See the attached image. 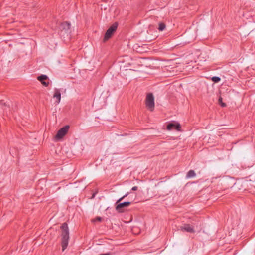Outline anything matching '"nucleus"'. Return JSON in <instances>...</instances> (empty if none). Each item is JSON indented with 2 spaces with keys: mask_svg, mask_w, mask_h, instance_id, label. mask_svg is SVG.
<instances>
[{
  "mask_svg": "<svg viewBox=\"0 0 255 255\" xmlns=\"http://www.w3.org/2000/svg\"><path fill=\"white\" fill-rule=\"evenodd\" d=\"M128 195V194H126L125 196H124L123 197L120 198L116 202V204H117V206L116 207V210L119 212H124V210H123V208H125V207H127L128 206H129L130 204H131V202H124V203H119L118 204V203H119L120 202H121L125 197H126L127 195Z\"/></svg>",
  "mask_w": 255,
  "mask_h": 255,
  "instance_id": "obj_2",
  "label": "nucleus"
},
{
  "mask_svg": "<svg viewBox=\"0 0 255 255\" xmlns=\"http://www.w3.org/2000/svg\"><path fill=\"white\" fill-rule=\"evenodd\" d=\"M145 104L147 108L151 111H153L154 108V98L152 93H149L147 95Z\"/></svg>",
  "mask_w": 255,
  "mask_h": 255,
  "instance_id": "obj_3",
  "label": "nucleus"
},
{
  "mask_svg": "<svg viewBox=\"0 0 255 255\" xmlns=\"http://www.w3.org/2000/svg\"><path fill=\"white\" fill-rule=\"evenodd\" d=\"M62 32L67 33L68 32L70 29V24L67 22H64L61 23L60 27Z\"/></svg>",
  "mask_w": 255,
  "mask_h": 255,
  "instance_id": "obj_9",
  "label": "nucleus"
},
{
  "mask_svg": "<svg viewBox=\"0 0 255 255\" xmlns=\"http://www.w3.org/2000/svg\"><path fill=\"white\" fill-rule=\"evenodd\" d=\"M171 69H172V70H169V69H167V70H169L171 72L172 71L175 74L178 71V70L177 69H176V68H175V67L171 68Z\"/></svg>",
  "mask_w": 255,
  "mask_h": 255,
  "instance_id": "obj_15",
  "label": "nucleus"
},
{
  "mask_svg": "<svg viewBox=\"0 0 255 255\" xmlns=\"http://www.w3.org/2000/svg\"><path fill=\"white\" fill-rule=\"evenodd\" d=\"M117 26V23H115L110 27L109 28V29L107 30L104 38V42L106 41L112 36L114 32L116 30Z\"/></svg>",
  "mask_w": 255,
  "mask_h": 255,
  "instance_id": "obj_4",
  "label": "nucleus"
},
{
  "mask_svg": "<svg viewBox=\"0 0 255 255\" xmlns=\"http://www.w3.org/2000/svg\"><path fill=\"white\" fill-rule=\"evenodd\" d=\"M195 175H196V174L193 170H190L188 172L186 177H187V178H191V177H193L195 176Z\"/></svg>",
  "mask_w": 255,
  "mask_h": 255,
  "instance_id": "obj_11",
  "label": "nucleus"
},
{
  "mask_svg": "<svg viewBox=\"0 0 255 255\" xmlns=\"http://www.w3.org/2000/svg\"><path fill=\"white\" fill-rule=\"evenodd\" d=\"M137 189V187L136 186H134L132 187V190L133 191H135Z\"/></svg>",
  "mask_w": 255,
  "mask_h": 255,
  "instance_id": "obj_17",
  "label": "nucleus"
},
{
  "mask_svg": "<svg viewBox=\"0 0 255 255\" xmlns=\"http://www.w3.org/2000/svg\"><path fill=\"white\" fill-rule=\"evenodd\" d=\"M218 101H219V103L221 105V106L222 107H226V105L225 103H223L222 102V98L221 97L219 98Z\"/></svg>",
  "mask_w": 255,
  "mask_h": 255,
  "instance_id": "obj_14",
  "label": "nucleus"
},
{
  "mask_svg": "<svg viewBox=\"0 0 255 255\" xmlns=\"http://www.w3.org/2000/svg\"><path fill=\"white\" fill-rule=\"evenodd\" d=\"M173 128H175L177 131H180L181 126L180 124L175 121L168 124L167 126V129L168 130H171Z\"/></svg>",
  "mask_w": 255,
  "mask_h": 255,
  "instance_id": "obj_6",
  "label": "nucleus"
},
{
  "mask_svg": "<svg viewBox=\"0 0 255 255\" xmlns=\"http://www.w3.org/2000/svg\"><path fill=\"white\" fill-rule=\"evenodd\" d=\"M212 80L213 82L217 83L220 81V78L218 77L214 76L212 78Z\"/></svg>",
  "mask_w": 255,
  "mask_h": 255,
  "instance_id": "obj_13",
  "label": "nucleus"
},
{
  "mask_svg": "<svg viewBox=\"0 0 255 255\" xmlns=\"http://www.w3.org/2000/svg\"><path fill=\"white\" fill-rule=\"evenodd\" d=\"M180 230L182 231H186L189 233H194V230L193 227L189 224H184L180 227Z\"/></svg>",
  "mask_w": 255,
  "mask_h": 255,
  "instance_id": "obj_8",
  "label": "nucleus"
},
{
  "mask_svg": "<svg viewBox=\"0 0 255 255\" xmlns=\"http://www.w3.org/2000/svg\"><path fill=\"white\" fill-rule=\"evenodd\" d=\"M37 79L44 86H47L48 85L49 83L45 81V80L48 79V77L46 75H42L38 76Z\"/></svg>",
  "mask_w": 255,
  "mask_h": 255,
  "instance_id": "obj_10",
  "label": "nucleus"
},
{
  "mask_svg": "<svg viewBox=\"0 0 255 255\" xmlns=\"http://www.w3.org/2000/svg\"><path fill=\"white\" fill-rule=\"evenodd\" d=\"M165 28V25L163 23H160L159 24V27H158V29L160 30V31H163L164 30Z\"/></svg>",
  "mask_w": 255,
  "mask_h": 255,
  "instance_id": "obj_12",
  "label": "nucleus"
},
{
  "mask_svg": "<svg viewBox=\"0 0 255 255\" xmlns=\"http://www.w3.org/2000/svg\"><path fill=\"white\" fill-rule=\"evenodd\" d=\"M61 240L62 251H64L67 247L69 239V229L66 223H64L61 226Z\"/></svg>",
  "mask_w": 255,
  "mask_h": 255,
  "instance_id": "obj_1",
  "label": "nucleus"
},
{
  "mask_svg": "<svg viewBox=\"0 0 255 255\" xmlns=\"http://www.w3.org/2000/svg\"><path fill=\"white\" fill-rule=\"evenodd\" d=\"M69 128V126H65L61 129H60L57 134L55 135V138L56 140H60L62 139L67 133Z\"/></svg>",
  "mask_w": 255,
  "mask_h": 255,
  "instance_id": "obj_5",
  "label": "nucleus"
},
{
  "mask_svg": "<svg viewBox=\"0 0 255 255\" xmlns=\"http://www.w3.org/2000/svg\"><path fill=\"white\" fill-rule=\"evenodd\" d=\"M53 98L55 100V104H58L60 102L61 98V94L60 92V90L59 89H54Z\"/></svg>",
  "mask_w": 255,
  "mask_h": 255,
  "instance_id": "obj_7",
  "label": "nucleus"
},
{
  "mask_svg": "<svg viewBox=\"0 0 255 255\" xmlns=\"http://www.w3.org/2000/svg\"><path fill=\"white\" fill-rule=\"evenodd\" d=\"M111 255L110 253H106V254H101V255Z\"/></svg>",
  "mask_w": 255,
  "mask_h": 255,
  "instance_id": "obj_18",
  "label": "nucleus"
},
{
  "mask_svg": "<svg viewBox=\"0 0 255 255\" xmlns=\"http://www.w3.org/2000/svg\"><path fill=\"white\" fill-rule=\"evenodd\" d=\"M101 220H102V218L101 217H97L95 219L92 220V221L93 222H96V221L100 222V221H101Z\"/></svg>",
  "mask_w": 255,
  "mask_h": 255,
  "instance_id": "obj_16",
  "label": "nucleus"
}]
</instances>
